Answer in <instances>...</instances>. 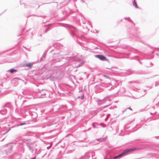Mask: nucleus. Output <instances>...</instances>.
Masks as SVG:
<instances>
[{"label": "nucleus", "instance_id": "24", "mask_svg": "<svg viewBox=\"0 0 159 159\" xmlns=\"http://www.w3.org/2000/svg\"><path fill=\"white\" fill-rule=\"evenodd\" d=\"M121 157H120V154H119L117 156H115L114 157V159H116L117 158H121Z\"/></svg>", "mask_w": 159, "mask_h": 159}, {"label": "nucleus", "instance_id": "11", "mask_svg": "<svg viewBox=\"0 0 159 159\" xmlns=\"http://www.w3.org/2000/svg\"><path fill=\"white\" fill-rule=\"evenodd\" d=\"M52 125V124H50L49 123H46L44 124H42L40 127H42L43 128H46L47 126H49Z\"/></svg>", "mask_w": 159, "mask_h": 159}, {"label": "nucleus", "instance_id": "8", "mask_svg": "<svg viewBox=\"0 0 159 159\" xmlns=\"http://www.w3.org/2000/svg\"><path fill=\"white\" fill-rule=\"evenodd\" d=\"M47 92H48L45 89H43L41 90H39V93H42L40 94H38V96L40 98H45L46 96V93Z\"/></svg>", "mask_w": 159, "mask_h": 159}, {"label": "nucleus", "instance_id": "30", "mask_svg": "<svg viewBox=\"0 0 159 159\" xmlns=\"http://www.w3.org/2000/svg\"><path fill=\"white\" fill-rule=\"evenodd\" d=\"M95 123H93L92 124V126H93V128H96V126L95 125Z\"/></svg>", "mask_w": 159, "mask_h": 159}, {"label": "nucleus", "instance_id": "23", "mask_svg": "<svg viewBox=\"0 0 159 159\" xmlns=\"http://www.w3.org/2000/svg\"><path fill=\"white\" fill-rule=\"evenodd\" d=\"M137 74H143V72L142 70H140L139 71H138L137 72Z\"/></svg>", "mask_w": 159, "mask_h": 159}, {"label": "nucleus", "instance_id": "40", "mask_svg": "<svg viewBox=\"0 0 159 159\" xmlns=\"http://www.w3.org/2000/svg\"><path fill=\"white\" fill-rule=\"evenodd\" d=\"M107 69H108V68H107ZM109 69L110 70V72H111L112 71H113V70Z\"/></svg>", "mask_w": 159, "mask_h": 159}, {"label": "nucleus", "instance_id": "48", "mask_svg": "<svg viewBox=\"0 0 159 159\" xmlns=\"http://www.w3.org/2000/svg\"><path fill=\"white\" fill-rule=\"evenodd\" d=\"M81 96H78V98H81Z\"/></svg>", "mask_w": 159, "mask_h": 159}, {"label": "nucleus", "instance_id": "7", "mask_svg": "<svg viewBox=\"0 0 159 159\" xmlns=\"http://www.w3.org/2000/svg\"><path fill=\"white\" fill-rule=\"evenodd\" d=\"M94 57L97 58L102 61H107L108 62H110L109 60L104 56L102 55H94Z\"/></svg>", "mask_w": 159, "mask_h": 159}, {"label": "nucleus", "instance_id": "26", "mask_svg": "<svg viewBox=\"0 0 159 159\" xmlns=\"http://www.w3.org/2000/svg\"><path fill=\"white\" fill-rule=\"evenodd\" d=\"M34 115V117H33V119L36 118L37 116V114L36 113L34 112L32 114V115Z\"/></svg>", "mask_w": 159, "mask_h": 159}, {"label": "nucleus", "instance_id": "27", "mask_svg": "<svg viewBox=\"0 0 159 159\" xmlns=\"http://www.w3.org/2000/svg\"><path fill=\"white\" fill-rule=\"evenodd\" d=\"M158 51L159 52V49L157 48H154V49L152 51V52H154L155 51Z\"/></svg>", "mask_w": 159, "mask_h": 159}, {"label": "nucleus", "instance_id": "46", "mask_svg": "<svg viewBox=\"0 0 159 159\" xmlns=\"http://www.w3.org/2000/svg\"><path fill=\"white\" fill-rule=\"evenodd\" d=\"M139 63H140V64H142V62H141L139 60Z\"/></svg>", "mask_w": 159, "mask_h": 159}, {"label": "nucleus", "instance_id": "29", "mask_svg": "<svg viewBox=\"0 0 159 159\" xmlns=\"http://www.w3.org/2000/svg\"><path fill=\"white\" fill-rule=\"evenodd\" d=\"M84 93L82 95L81 97V99L82 100H83L84 99Z\"/></svg>", "mask_w": 159, "mask_h": 159}, {"label": "nucleus", "instance_id": "25", "mask_svg": "<svg viewBox=\"0 0 159 159\" xmlns=\"http://www.w3.org/2000/svg\"><path fill=\"white\" fill-rule=\"evenodd\" d=\"M124 19H127L128 21H132L131 19L129 17H125L124 18Z\"/></svg>", "mask_w": 159, "mask_h": 159}, {"label": "nucleus", "instance_id": "15", "mask_svg": "<svg viewBox=\"0 0 159 159\" xmlns=\"http://www.w3.org/2000/svg\"><path fill=\"white\" fill-rule=\"evenodd\" d=\"M106 139V138H102L98 139H97V141L99 142H102L104 141H105Z\"/></svg>", "mask_w": 159, "mask_h": 159}, {"label": "nucleus", "instance_id": "51", "mask_svg": "<svg viewBox=\"0 0 159 159\" xmlns=\"http://www.w3.org/2000/svg\"><path fill=\"white\" fill-rule=\"evenodd\" d=\"M10 130V129H8V130L7 131V132L6 133L8 132Z\"/></svg>", "mask_w": 159, "mask_h": 159}, {"label": "nucleus", "instance_id": "14", "mask_svg": "<svg viewBox=\"0 0 159 159\" xmlns=\"http://www.w3.org/2000/svg\"><path fill=\"white\" fill-rule=\"evenodd\" d=\"M8 62H12L15 61L16 60L12 58L11 57H10L8 58Z\"/></svg>", "mask_w": 159, "mask_h": 159}, {"label": "nucleus", "instance_id": "2", "mask_svg": "<svg viewBox=\"0 0 159 159\" xmlns=\"http://www.w3.org/2000/svg\"><path fill=\"white\" fill-rule=\"evenodd\" d=\"M64 27L68 28V30L70 35L74 38H78L79 30L75 27L68 24L65 25Z\"/></svg>", "mask_w": 159, "mask_h": 159}, {"label": "nucleus", "instance_id": "31", "mask_svg": "<svg viewBox=\"0 0 159 159\" xmlns=\"http://www.w3.org/2000/svg\"><path fill=\"white\" fill-rule=\"evenodd\" d=\"M100 125L102 126L103 127H105L106 126V125L104 124H103L101 123V124H100Z\"/></svg>", "mask_w": 159, "mask_h": 159}, {"label": "nucleus", "instance_id": "6", "mask_svg": "<svg viewBox=\"0 0 159 159\" xmlns=\"http://www.w3.org/2000/svg\"><path fill=\"white\" fill-rule=\"evenodd\" d=\"M136 148H130L124 150L122 152L120 153V156L122 157L128 154V153L135 150Z\"/></svg>", "mask_w": 159, "mask_h": 159}, {"label": "nucleus", "instance_id": "63", "mask_svg": "<svg viewBox=\"0 0 159 159\" xmlns=\"http://www.w3.org/2000/svg\"><path fill=\"white\" fill-rule=\"evenodd\" d=\"M39 7H38V8H39Z\"/></svg>", "mask_w": 159, "mask_h": 159}, {"label": "nucleus", "instance_id": "3", "mask_svg": "<svg viewBox=\"0 0 159 159\" xmlns=\"http://www.w3.org/2000/svg\"><path fill=\"white\" fill-rule=\"evenodd\" d=\"M20 144L18 142H16L15 143H13L11 145L10 148H8L6 150H4L3 151V153L7 155H10L12 152L13 148H17Z\"/></svg>", "mask_w": 159, "mask_h": 159}, {"label": "nucleus", "instance_id": "35", "mask_svg": "<svg viewBox=\"0 0 159 159\" xmlns=\"http://www.w3.org/2000/svg\"><path fill=\"white\" fill-rule=\"evenodd\" d=\"M135 83V82L133 81H129L128 82V83L129 84H131V83Z\"/></svg>", "mask_w": 159, "mask_h": 159}, {"label": "nucleus", "instance_id": "20", "mask_svg": "<svg viewBox=\"0 0 159 159\" xmlns=\"http://www.w3.org/2000/svg\"><path fill=\"white\" fill-rule=\"evenodd\" d=\"M133 5L136 8H138V6L137 5V4L136 3V2H135V0H134L133 1Z\"/></svg>", "mask_w": 159, "mask_h": 159}, {"label": "nucleus", "instance_id": "21", "mask_svg": "<svg viewBox=\"0 0 159 159\" xmlns=\"http://www.w3.org/2000/svg\"><path fill=\"white\" fill-rule=\"evenodd\" d=\"M84 62H83V61L81 62L80 63L78 64H77L76 66L77 67H79L83 65V64H84Z\"/></svg>", "mask_w": 159, "mask_h": 159}, {"label": "nucleus", "instance_id": "22", "mask_svg": "<svg viewBox=\"0 0 159 159\" xmlns=\"http://www.w3.org/2000/svg\"><path fill=\"white\" fill-rule=\"evenodd\" d=\"M110 105H107V106H103V107H101L100 108H99L98 109L99 110V111H101L103 109L106 108V107H108Z\"/></svg>", "mask_w": 159, "mask_h": 159}, {"label": "nucleus", "instance_id": "57", "mask_svg": "<svg viewBox=\"0 0 159 159\" xmlns=\"http://www.w3.org/2000/svg\"><path fill=\"white\" fill-rule=\"evenodd\" d=\"M156 54L157 55H158V54H157V53H156Z\"/></svg>", "mask_w": 159, "mask_h": 159}, {"label": "nucleus", "instance_id": "39", "mask_svg": "<svg viewBox=\"0 0 159 159\" xmlns=\"http://www.w3.org/2000/svg\"><path fill=\"white\" fill-rule=\"evenodd\" d=\"M57 44H54L53 45V46L54 47H55L56 46H57Z\"/></svg>", "mask_w": 159, "mask_h": 159}, {"label": "nucleus", "instance_id": "52", "mask_svg": "<svg viewBox=\"0 0 159 159\" xmlns=\"http://www.w3.org/2000/svg\"><path fill=\"white\" fill-rule=\"evenodd\" d=\"M150 114H151V115H153V114L152 113H151V112H150Z\"/></svg>", "mask_w": 159, "mask_h": 159}, {"label": "nucleus", "instance_id": "62", "mask_svg": "<svg viewBox=\"0 0 159 159\" xmlns=\"http://www.w3.org/2000/svg\"><path fill=\"white\" fill-rule=\"evenodd\" d=\"M155 85H156V86H157V83L156 84H155Z\"/></svg>", "mask_w": 159, "mask_h": 159}, {"label": "nucleus", "instance_id": "59", "mask_svg": "<svg viewBox=\"0 0 159 159\" xmlns=\"http://www.w3.org/2000/svg\"><path fill=\"white\" fill-rule=\"evenodd\" d=\"M157 85H158V83H157Z\"/></svg>", "mask_w": 159, "mask_h": 159}, {"label": "nucleus", "instance_id": "5", "mask_svg": "<svg viewBox=\"0 0 159 159\" xmlns=\"http://www.w3.org/2000/svg\"><path fill=\"white\" fill-rule=\"evenodd\" d=\"M76 54L74 55L73 54H72V56L70 57H67L66 58V60L67 61H74L77 62H79L81 61V59L79 58V56L82 57V56L79 55L78 54L75 53Z\"/></svg>", "mask_w": 159, "mask_h": 159}, {"label": "nucleus", "instance_id": "58", "mask_svg": "<svg viewBox=\"0 0 159 159\" xmlns=\"http://www.w3.org/2000/svg\"><path fill=\"white\" fill-rule=\"evenodd\" d=\"M157 85H158V83H157Z\"/></svg>", "mask_w": 159, "mask_h": 159}, {"label": "nucleus", "instance_id": "17", "mask_svg": "<svg viewBox=\"0 0 159 159\" xmlns=\"http://www.w3.org/2000/svg\"><path fill=\"white\" fill-rule=\"evenodd\" d=\"M26 124H27L25 122L20 123L19 124H17L16 125V126H22L23 125H26Z\"/></svg>", "mask_w": 159, "mask_h": 159}, {"label": "nucleus", "instance_id": "61", "mask_svg": "<svg viewBox=\"0 0 159 159\" xmlns=\"http://www.w3.org/2000/svg\"><path fill=\"white\" fill-rule=\"evenodd\" d=\"M157 85H158V83H157Z\"/></svg>", "mask_w": 159, "mask_h": 159}, {"label": "nucleus", "instance_id": "9", "mask_svg": "<svg viewBox=\"0 0 159 159\" xmlns=\"http://www.w3.org/2000/svg\"><path fill=\"white\" fill-rule=\"evenodd\" d=\"M24 142L26 143L27 147L33 145V143L31 142V140L28 139H24Z\"/></svg>", "mask_w": 159, "mask_h": 159}, {"label": "nucleus", "instance_id": "1", "mask_svg": "<svg viewBox=\"0 0 159 159\" xmlns=\"http://www.w3.org/2000/svg\"><path fill=\"white\" fill-rule=\"evenodd\" d=\"M103 77L105 79V81H107L108 83H102L100 84L102 86L105 87H111L110 89L109 90L113 89L115 88L119 84V81L115 79H111V80L109 77L106 75H103Z\"/></svg>", "mask_w": 159, "mask_h": 159}, {"label": "nucleus", "instance_id": "42", "mask_svg": "<svg viewBox=\"0 0 159 159\" xmlns=\"http://www.w3.org/2000/svg\"><path fill=\"white\" fill-rule=\"evenodd\" d=\"M83 141L84 142H86V139H85L84 140H83Z\"/></svg>", "mask_w": 159, "mask_h": 159}, {"label": "nucleus", "instance_id": "10", "mask_svg": "<svg viewBox=\"0 0 159 159\" xmlns=\"http://www.w3.org/2000/svg\"><path fill=\"white\" fill-rule=\"evenodd\" d=\"M34 64V62H30L26 64H23V66L24 67H29L30 68H31L32 66Z\"/></svg>", "mask_w": 159, "mask_h": 159}, {"label": "nucleus", "instance_id": "13", "mask_svg": "<svg viewBox=\"0 0 159 159\" xmlns=\"http://www.w3.org/2000/svg\"><path fill=\"white\" fill-rule=\"evenodd\" d=\"M17 71V70L14 68L11 69L7 71V72H10L11 73H13L14 72H16Z\"/></svg>", "mask_w": 159, "mask_h": 159}, {"label": "nucleus", "instance_id": "49", "mask_svg": "<svg viewBox=\"0 0 159 159\" xmlns=\"http://www.w3.org/2000/svg\"><path fill=\"white\" fill-rule=\"evenodd\" d=\"M135 57L136 58V59H139V58L138 57V56H136Z\"/></svg>", "mask_w": 159, "mask_h": 159}, {"label": "nucleus", "instance_id": "19", "mask_svg": "<svg viewBox=\"0 0 159 159\" xmlns=\"http://www.w3.org/2000/svg\"><path fill=\"white\" fill-rule=\"evenodd\" d=\"M120 91H121V93H125V89H124V88H123L122 89H119L117 91V93H118Z\"/></svg>", "mask_w": 159, "mask_h": 159}, {"label": "nucleus", "instance_id": "55", "mask_svg": "<svg viewBox=\"0 0 159 159\" xmlns=\"http://www.w3.org/2000/svg\"><path fill=\"white\" fill-rule=\"evenodd\" d=\"M156 113H157V112H156H156H154V114H156Z\"/></svg>", "mask_w": 159, "mask_h": 159}, {"label": "nucleus", "instance_id": "60", "mask_svg": "<svg viewBox=\"0 0 159 159\" xmlns=\"http://www.w3.org/2000/svg\"><path fill=\"white\" fill-rule=\"evenodd\" d=\"M157 85H158V83H157Z\"/></svg>", "mask_w": 159, "mask_h": 159}, {"label": "nucleus", "instance_id": "18", "mask_svg": "<svg viewBox=\"0 0 159 159\" xmlns=\"http://www.w3.org/2000/svg\"><path fill=\"white\" fill-rule=\"evenodd\" d=\"M89 153L91 154V156L92 157H93L95 156V153L93 151H89Z\"/></svg>", "mask_w": 159, "mask_h": 159}, {"label": "nucleus", "instance_id": "36", "mask_svg": "<svg viewBox=\"0 0 159 159\" xmlns=\"http://www.w3.org/2000/svg\"><path fill=\"white\" fill-rule=\"evenodd\" d=\"M136 38H137L136 39H135L137 41H139V40L138 39V38H139V37L138 36H137V37H136Z\"/></svg>", "mask_w": 159, "mask_h": 159}, {"label": "nucleus", "instance_id": "4", "mask_svg": "<svg viewBox=\"0 0 159 159\" xmlns=\"http://www.w3.org/2000/svg\"><path fill=\"white\" fill-rule=\"evenodd\" d=\"M2 107L3 109L0 111V113L2 115H4L11 107V105L10 103H7L3 106Z\"/></svg>", "mask_w": 159, "mask_h": 159}, {"label": "nucleus", "instance_id": "41", "mask_svg": "<svg viewBox=\"0 0 159 159\" xmlns=\"http://www.w3.org/2000/svg\"><path fill=\"white\" fill-rule=\"evenodd\" d=\"M108 118L107 117L105 119V121H107V120Z\"/></svg>", "mask_w": 159, "mask_h": 159}, {"label": "nucleus", "instance_id": "12", "mask_svg": "<svg viewBox=\"0 0 159 159\" xmlns=\"http://www.w3.org/2000/svg\"><path fill=\"white\" fill-rule=\"evenodd\" d=\"M105 102L104 99L99 100L98 101V104L99 106H101L105 103Z\"/></svg>", "mask_w": 159, "mask_h": 159}, {"label": "nucleus", "instance_id": "16", "mask_svg": "<svg viewBox=\"0 0 159 159\" xmlns=\"http://www.w3.org/2000/svg\"><path fill=\"white\" fill-rule=\"evenodd\" d=\"M28 148L29 150L30 151H31L32 152H33L34 151V150L33 149L32 145H31V146H29L28 147Z\"/></svg>", "mask_w": 159, "mask_h": 159}, {"label": "nucleus", "instance_id": "56", "mask_svg": "<svg viewBox=\"0 0 159 159\" xmlns=\"http://www.w3.org/2000/svg\"><path fill=\"white\" fill-rule=\"evenodd\" d=\"M114 107H115V108H116V107H116V106H114Z\"/></svg>", "mask_w": 159, "mask_h": 159}, {"label": "nucleus", "instance_id": "44", "mask_svg": "<svg viewBox=\"0 0 159 159\" xmlns=\"http://www.w3.org/2000/svg\"><path fill=\"white\" fill-rule=\"evenodd\" d=\"M128 109L130 110H132V109L130 107L128 108Z\"/></svg>", "mask_w": 159, "mask_h": 159}, {"label": "nucleus", "instance_id": "53", "mask_svg": "<svg viewBox=\"0 0 159 159\" xmlns=\"http://www.w3.org/2000/svg\"><path fill=\"white\" fill-rule=\"evenodd\" d=\"M31 36H32L33 35L32 32H31Z\"/></svg>", "mask_w": 159, "mask_h": 159}, {"label": "nucleus", "instance_id": "34", "mask_svg": "<svg viewBox=\"0 0 159 159\" xmlns=\"http://www.w3.org/2000/svg\"><path fill=\"white\" fill-rule=\"evenodd\" d=\"M86 155H87H87H89V156H91V154H90L89 153V151L88 152L86 153Z\"/></svg>", "mask_w": 159, "mask_h": 159}, {"label": "nucleus", "instance_id": "45", "mask_svg": "<svg viewBox=\"0 0 159 159\" xmlns=\"http://www.w3.org/2000/svg\"><path fill=\"white\" fill-rule=\"evenodd\" d=\"M96 33H97V34L98 33H99V31H98V30H96Z\"/></svg>", "mask_w": 159, "mask_h": 159}, {"label": "nucleus", "instance_id": "38", "mask_svg": "<svg viewBox=\"0 0 159 159\" xmlns=\"http://www.w3.org/2000/svg\"><path fill=\"white\" fill-rule=\"evenodd\" d=\"M23 4L24 5V7L25 8H28V6H26V5L25 3H23Z\"/></svg>", "mask_w": 159, "mask_h": 159}, {"label": "nucleus", "instance_id": "43", "mask_svg": "<svg viewBox=\"0 0 159 159\" xmlns=\"http://www.w3.org/2000/svg\"><path fill=\"white\" fill-rule=\"evenodd\" d=\"M40 17H43V18H45V16H39Z\"/></svg>", "mask_w": 159, "mask_h": 159}, {"label": "nucleus", "instance_id": "33", "mask_svg": "<svg viewBox=\"0 0 159 159\" xmlns=\"http://www.w3.org/2000/svg\"><path fill=\"white\" fill-rule=\"evenodd\" d=\"M44 58L43 57V56H42L40 58V61H43L44 59Z\"/></svg>", "mask_w": 159, "mask_h": 159}, {"label": "nucleus", "instance_id": "37", "mask_svg": "<svg viewBox=\"0 0 159 159\" xmlns=\"http://www.w3.org/2000/svg\"><path fill=\"white\" fill-rule=\"evenodd\" d=\"M110 116V114H108L107 115V117L108 118V117H109Z\"/></svg>", "mask_w": 159, "mask_h": 159}, {"label": "nucleus", "instance_id": "47", "mask_svg": "<svg viewBox=\"0 0 159 159\" xmlns=\"http://www.w3.org/2000/svg\"><path fill=\"white\" fill-rule=\"evenodd\" d=\"M36 159V157H34L33 158H31V159Z\"/></svg>", "mask_w": 159, "mask_h": 159}, {"label": "nucleus", "instance_id": "64", "mask_svg": "<svg viewBox=\"0 0 159 159\" xmlns=\"http://www.w3.org/2000/svg\"><path fill=\"white\" fill-rule=\"evenodd\" d=\"M104 159H106V158H104Z\"/></svg>", "mask_w": 159, "mask_h": 159}, {"label": "nucleus", "instance_id": "28", "mask_svg": "<svg viewBox=\"0 0 159 159\" xmlns=\"http://www.w3.org/2000/svg\"><path fill=\"white\" fill-rule=\"evenodd\" d=\"M50 30L49 27H48L44 31V33H47L48 31L49 30Z\"/></svg>", "mask_w": 159, "mask_h": 159}, {"label": "nucleus", "instance_id": "54", "mask_svg": "<svg viewBox=\"0 0 159 159\" xmlns=\"http://www.w3.org/2000/svg\"><path fill=\"white\" fill-rule=\"evenodd\" d=\"M109 109H112V108H111V107H110V108H109Z\"/></svg>", "mask_w": 159, "mask_h": 159}, {"label": "nucleus", "instance_id": "32", "mask_svg": "<svg viewBox=\"0 0 159 159\" xmlns=\"http://www.w3.org/2000/svg\"><path fill=\"white\" fill-rule=\"evenodd\" d=\"M47 51H46V52L43 54V55L42 56L44 58H45L46 56V52H47Z\"/></svg>", "mask_w": 159, "mask_h": 159}, {"label": "nucleus", "instance_id": "50", "mask_svg": "<svg viewBox=\"0 0 159 159\" xmlns=\"http://www.w3.org/2000/svg\"><path fill=\"white\" fill-rule=\"evenodd\" d=\"M91 128H89V129H88V131H89V130H91Z\"/></svg>", "mask_w": 159, "mask_h": 159}]
</instances>
